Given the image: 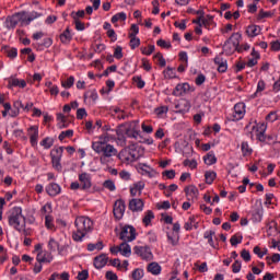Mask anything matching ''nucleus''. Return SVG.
I'll return each instance as SVG.
<instances>
[{
  "label": "nucleus",
  "mask_w": 280,
  "mask_h": 280,
  "mask_svg": "<svg viewBox=\"0 0 280 280\" xmlns=\"http://www.w3.org/2000/svg\"><path fill=\"white\" fill-rule=\"evenodd\" d=\"M110 141V136L108 133H103L98 137L97 141L92 142V150L96 154H102L100 159L101 163H104V159H110L117 156V149L108 143Z\"/></svg>",
  "instance_id": "f257e3e1"
},
{
  "label": "nucleus",
  "mask_w": 280,
  "mask_h": 280,
  "mask_svg": "<svg viewBox=\"0 0 280 280\" xmlns=\"http://www.w3.org/2000/svg\"><path fill=\"white\" fill-rule=\"evenodd\" d=\"M75 231L72 233L74 242H83L84 237L93 231V221L89 217H78L74 221Z\"/></svg>",
  "instance_id": "f03ea898"
},
{
  "label": "nucleus",
  "mask_w": 280,
  "mask_h": 280,
  "mask_svg": "<svg viewBox=\"0 0 280 280\" xmlns=\"http://www.w3.org/2000/svg\"><path fill=\"white\" fill-rule=\"evenodd\" d=\"M118 159L122 163H135V161L141 159V148L137 147V144H130L118 153Z\"/></svg>",
  "instance_id": "7ed1b4c3"
},
{
  "label": "nucleus",
  "mask_w": 280,
  "mask_h": 280,
  "mask_svg": "<svg viewBox=\"0 0 280 280\" xmlns=\"http://www.w3.org/2000/svg\"><path fill=\"white\" fill-rule=\"evenodd\" d=\"M8 220H9V226H12L15 229V231H22L23 223H21V220H23V209L21 207H13L8 212Z\"/></svg>",
  "instance_id": "20e7f679"
},
{
  "label": "nucleus",
  "mask_w": 280,
  "mask_h": 280,
  "mask_svg": "<svg viewBox=\"0 0 280 280\" xmlns=\"http://www.w3.org/2000/svg\"><path fill=\"white\" fill-rule=\"evenodd\" d=\"M242 38V35L240 33H234L231 35V37L224 43L223 45V51L231 56L234 51H243L244 48L242 46L240 47V39Z\"/></svg>",
  "instance_id": "39448f33"
},
{
  "label": "nucleus",
  "mask_w": 280,
  "mask_h": 280,
  "mask_svg": "<svg viewBox=\"0 0 280 280\" xmlns=\"http://www.w3.org/2000/svg\"><path fill=\"white\" fill-rule=\"evenodd\" d=\"M267 126L266 124L261 122V124H257V121L255 122H249L246 126V130H248L250 132V137L253 139V137H256V139L260 142L266 141V130H267Z\"/></svg>",
  "instance_id": "423d86ee"
},
{
  "label": "nucleus",
  "mask_w": 280,
  "mask_h": 280,
  "mask_svg": "<svg viewBox=\"0 0 280 280\" xmlns=\"http://www.w3.org/2000/svg\"><path fill=\"white\" fill-rule=\"evenodd\" d=\"M23 21H25V12L14 13L13 15L7 16L4 27L7 30H14V27H16L20 23L24 25Z\"/></svg>",
  "instance_id": "0eeeda50"
},
{
  "label": "nucleus",
  "mask_w": 280,
  "mask_h": 280,
  "mask_svg": "<svg viewBox=\"0 0 280 280\" xmlns=\"http://www.w3.org/2000/svg\"><path fill=\"white\" fill-rule=\"evenodd\" d=\"M119 237L122 242H135L137 240V229L132 225H121Z\"/></svg>",
  "instance_id": "6e6552de"
},
{
  "label": "nucleus",
  "mask_w": 280,
  "mask_h": 280,
  "mask_svg": "<svg viewBox=\"0 0 280 280\" xmlns=\"http://www.w3.org/2000/svg\"><path fill=\"white\" fill-rule=\"evenodd\" d=\"M62 152H65V149L62 147H58L51 150L50 156H51V164L57 172H60L62 170V164H60V161L62 160Z\"/></svg>",
  "instance_id": "1a4fd4ad"
},
{
  "label": "nucleus",
  "mask_w": 280,
  "mask_h": 280,
  "mask_svg": "<svg viewBox=\"0 0 280 280\" xmlns=\"http://www.w3.org/2000/svg\"><path fill=\"white\" fill-rule=\"evenodd\" d=\"M109 250H110L112 255L120 254L122 257H130V255H132V248L126 241H124V243H121L118 246H112L109 248Z\"/></svg>",
  "instance_id": "9d476101"
},
{
  "label": "nucleus",
  "mask_w": 280,
  "mask_h": 280,
  "mask_svg": "<svg viewBox=\"0 0 280 280\" xmlns=\"http://www.w3.org/2000/svg\"><path fill=\"white\" fill-rule=\"evenodd\" d=\"M121 128L130 139H139V137H141V133L139 132V120L132 121L128 126H122Z\"/></svg>",
  "instance_id": "9b49d317"
},
{
  "label": "nucleus",
  "mask_w": 280,
  "mask_h": 280,
  "mask_svg": "<svg viewBox=\"0 0 280 280\" xmlns=\"http://www.w3.org/2000/svg\"><path fill=\"white\" fill-rule=\"evenodd\" d=\"M113 213L116 220H121L126 213V201L121 199L116 200L114 203Z\"/></svg>",
  "instance_id": "f8f14e48"
},
{
  "label": "nucleus",
  "mask_w": 280,
  "mask_h": 280,
  "mask_svg": "<svg viewBox=\"0 0 280 280\" xmlns=\"http://www.w3.org/2000/svg\"><path fill=\"white\" fill-rule=\"evenodd\" d=\"M244 115H246V104L237 103L234 105V112L232 114V121H240V119H244Z\"/></svg>",
  "instance_id": "ddd939ff"
},
{
  "label": "nucleus",
  "mask_w": 280,
  "mask_h": 280,
  "mask_svg": "<svg viewBox=\"0 0 280 280\" xmlns=\"http://www.w3.org/2000/svg\"><path fill=\"white\" fill-rule=\"evenodd\" d=\"M191 85L189 83H179L176 85L175 90L173 91V95L180 97L183 95H187V93L191 92Z\"/></svg>",
  "instance_id": "4468645a"
},
{
  "label": "nucleus",
  "mask_w": 280,
  "mask_h": 280,
  "mask_svg": "<svg viewBox=\"0 0 280 280\" xmlns=\"http://www.w3.org/2000/svg\"><path fill=\"white\" fill-rule=\"evenodd\" d=\"M79 182L81 184V189L83 190L91 189L93 185L91 182V174L86 172L79 174Z\"/></svg>",
  "instance_id": "2eb2a0df"
},
{
  "label": "nucleus",
  "mask_w": 280,
  "mask_h": 280,
  "mask_svg": "<svg viewBox=\"0 0 280 280\" xmlns=\"http://www.w3.org/2000/svg\"><path fill=\"white\" fill-rule=\"evenodd\" d=\"M36 261L38 264H51L54 261V255L51 254V252L47 250L37 253Z\"/></svg>",
  "instance_id": "dca6fc26"
},
{
  "label": "nucleus",
  "mask_w": 280,
  "mask_h": 280,
  "mask_svg": "<svg viewBox=\"0 0 280 280\" xmlns=\"http://www.w3.org/2000/svg\"><path fill=\"white\" fill-rule=\"evenodd\" d=\"M27 135L30 137L32 148L38 145V126H31L27 129Z\"/></svg>",
  "instance_id": "f3484780"
},
{
  "label": "nucleus",
  "mask_w": 280,
  "mask_h": 280,
  "mask_svg": "<svg viewBox=\"0 0 280 280\" xmlns=\"http://www.w3.org/2000/svg\"><path fill=\"white\" fill-rule=\"evenodd\" d=\"M108 264V256L106 254H101L94 258V268L102 270L104 266Z\"/></svg>",
  "instance_id": "a211bd4d"
},
{
  "label": "nucleus",
  "mask_w": 280,
  "mask_h": 280,
  "mask_svg": "<svg viewBox=\"0 0 280 280\" xmlns=\"http://www.w3.org/2000/svg\"><path fill=\"white\" fill-rule=\"evenodd\" d=\"M214 63L218 67L219 73H225V71L229 69V66L226 63V59L222 58V56H218L214 58Z\"/></svg>",
  "instance_id": "6ab92c4d"
},
{
  "label": "nucleus",
  "mask_w": 280,
  "mask_h": 280,
  "mask_svg": "<svg viewBox=\"0 0 280 280\" xmlns=\"http://www.w3.org/2000/svg\"><path fill=\"white\" fill-rule=\"evenodd\" d=\"M40 16H43V13H38L36 11H33L28 14L24 12L23 25H30L32 21H36V19H40Z\"/></svg>",
  "instance_id": "aec40b11"
},
{
  "label": "nucleus",
  "mask_w": 280,
  "mask_h": 280,
  "mask_svg": "<svg viewBox=\"0 0 280 280\" xmlns=\"http://www.w3.org/2000/svg\"><path fill=\"white\" fill-rule=\"evenodd\" d=\"M63 45H69L73 40V34H71V28L67 27L59 36Z\"/></svg>",
  "instance_id": "412c9836"
},
{
  "label": "nucleus",
  "mask_w": 280,
  "mask_h": 280,
  "mask_svg": "<svg viewBox=\"0 0 280 280\" xmlns=\"http://www.w3.org/2000/svg\"><path fill=\"white\" fill-rule=\"evenodd\" d=\"M61 190L62 188H60V185L56 183H51L48 186H46V191L48 196H58V194H60Z\"/></svg>",
  "instance_id": "4be33fe9"
},
{
  "label": "nucleus",
  "mask_w": 280,
  "mask_h": 280,
  "mask_svg": "<svg viewBox=\"0 0 280 280\" xmlns=\"http://www.w3.org/2000/svg\"><path fill=\"white\" fill-rule=\"evenodd\" d=\"M12 86H18V89H25V86H27V82L23 79L12 78L9 80V88L12 89Z\"/></svg>",
  "instance_id": "5701e85b"
},
{
  "label": "nucleus",
  "mask_w": 280,
  "mask_h": 280,
  "mask_svg": "<svg viewBox=\"0 0 280 280\" xmlns=\"http://www.w3.org/2000/svg\"><path fill=\"white\" fill-rule=\"evenodd\" d=\"M147 270L148 272H150L151 275H154L155 277L161 275V265H159V262L156 261H153V262H150L147 267Z\"/></svg>",
  "instance_id": "b1692460"
},
{
  "label": "nucleus",
  "mask_w": 280,
  "mask_h": 280,
  "mask_svg": "<svg viewBox=\"0 0 280 280\" xmlns=\"http://www.w3.org/2000/svg\"><path fill=\"white\" fill-rule=\"evenodd\" d=\"M246 34L249 38H255V36L261 34V28L258 25H249L246 30Z\"/></svg>",
  "instance_id": "393cba45"
},
{
  "label": "nucleus",
  "mask_w": 280,
  "mask_h": 280,
  "mask_svg": "<svg viewBox=\"0 0 280 280\" xmlns=\"http://www.w3.org/2000/svg\"><path fill=\"white\" fill-rule=\"evenodd\" d=\"M185 231H191L192 229H198V221H196V217L190 215L188 221L184 224Z\"/></svg>",
  "instance_id": "a878e982"
},
{
  "label": "nucleus",
  "mask_w": 280,
  "mask_h": 280,
  "mask_svg": "<svg viewBox=\"0 0 280 280\" xmlns=\"http://www.w3.org/2000/svg\"><path fill=\"white\" fill-rule=\"evenodd\" d=\"M170 112V107L165 106V105H161L159 107H156L154 109V114L156 115V117H159L160 119H163V117L167 116V113Z\"/></svg>",
  "instance_id": "bb28decb"
},
{
  "label": "nucleus",
  "mask_w": 280,
  "mask_h": 280,
  "mask_svg": "<svg viewBox=\"0 0 280 280\" xmlns=\"http://www.w3.org/2000/svg\"><path fill=\"white\" fill-rule=\"evenodd\" d=\"M130 196H141V182L135 183L129 187Z\"/></svg>",
  "instance_id": "cd10ccee"
},
{
  "label": "nucleus",
  "mask_w": 280,
  "mask_h": 280,
  "mask_svg": "<svg viewBox=\"0 0 280 280\" xmlns=\"http://www.w3.org/2000/svg\"><path fill=\"white\" fill-rule=\"evenodd\" d=\"M203 162L206 165H215V163H218V158H215V153H213V151H210L206 156H203Z\"/></svg>",
  "instance_id": "c85d7f7f"
},
{
  "label": "nucleus",
  "mask_w": 280,
  "mask_h": 280,
  "mask_svg": "<svg viewBox=\"0 0 280 280\" xmlns=\"http://www.w3.org/2000/svg\"><path fill=\"white\" fill-rule=\"evenodd\" d=\"M202 25L206 30H211V27H215V22L213 21V15H206L202 18Z\"/></svg>",
  "instance_id": "c756f323"
},
{
  "label": "nucleus",
  "mask_w": 280,
  "mask_h": 280,
  "mask_svg": "<svg viewBox=\"0 0 280 280\" xmlns=\"http://www.w3.org/2000/svg\"><path fill=\"white\" fill-rule=\"evenodd\" d=\"M241 152L243 156H250L253 154V148H250L247 141H243L241 143Z\"/></svg>",
  "instance_id": "7c9ffc66"
},
{
  "label": "nucleus",
  "mask_w": 280,
  "mask_h": 280,
  "mask_svg": "<svg viewBox=\"0 0 280 280\" xmlns=\"http://www.w3.org/2000/svg\"><path fill=\"white\" fill-rule=\"evenodd\" d=\"M176 108H179V113H189V108H191V105L189 104V101L182 100L176 105Z\"/></svg>",
  "instance_id": "2f4dec72"
},
{
  "label": "nucleus",
  "mask_w": 280,
  "mask_h": 280,
  "mask_svg": "<svg viewBox=\"0 0 280 280\" xmlns=\"http://www.w3.org/2000/svg\"><path fill=\"white\" fill-rule=\"evenodd\" d=\"M130 211H141V199L133 198L129 201Z\"/></svg>",
  "instance_id": "473e14b6"
},
{
  "label": "nucleus",
  "mask_w": 280,
  "mask_h": 280,
  "mask_svg": "<svg viewBox=\"0 0 280 280\" xmlns=\"http://www.w3.org/2000/svg\"><path fill=\"white\" fill-rule=\"evenodd\" d=\"M45 226L48 231H56V224L54 223V215H45Z\"/></svg>",
  "instance_id": "72a5a7b5"
},
{
  "label": "nucleus",
  "mask_w": 280,
  "mask_h": 280,
  "mask_svg": "<svg viewBox=\"0 0 280 280\" xmlns=\"http://www.w3.org/2000/svg\"><path fill=\"white\" fill-rule=\"evenodd\" d=\"M144 168H142V176H149V178H154L156 176V171L154 168L142 164Z\"/></svg>",
  "instance_id": "f704fd0d"
},
{
  "label": "nucleus",
  "mask_w": 280,
  "mask_h": 280,
  "mask_svg": "<svg viewBox=\"0 0 280 280\" xmlns=\"http://www.w3.org/2000/svg\"><path fill=\"white\" fill-rule=\"evenodd\" d=\"M75 84V77L70 75L68 79L61 81L62 89H71Z\"/></svg>",
  "instance_id": "c9c22d12"
},
{
  "label": "nucleus",
  "mask_w": 280,
  "mask_h": 280,
  "mask_svg": "<svg viewBox=\"0 0 280 280\" xmlns=\"http://www.w3.org/2000/svg\"><path fill=\"white\" fill-rule=\"evenodd\" d=\"M214 236H215L214 231H207L203 234L205 240H208V244H210V246H212V248H215V243L213 242Z\"/></svg>",
  "instance_id": "e433bc0d"
},
{
  "label": "nucleus",
  "mask_w": 280,
  "mask_h": 280,
  "mask_svg": "<svg viewBox=\"0 0 280 280\" xmlns=\"http://www.w3.org/2000/svg\"><path fill=\"white\" fill-rule=\"evenodd\" d=\"M185 191L188 198H198V188H196L195 186L186 187Z\"/></svg>",
  "instance_id": "4c0bfd02"
},
{
  "label": "nucleus",
  "mask_w": 280,
  "mask_h": 280,
  "mask_svg": "<svg viewBox=\"0 0 280 280\" xmlns=\"http://www.w3.org/2000/svg\"><path fill=\"white\" fill-rule=\"evenodd\" d=\"M142 259H144V261H152V259H154V255L152 254V250H150V248L144 247L142 249Z\"/></svg>",
  "instance_id": "58836bf2"
},
{
  "label": "nucleus",
  "mask_w": 280,
  "mask_h": 280,
  "mask_svg": "<svg viewBox=\"0 0 280 280\" xmlns=\"http://www.w3.org/2000/svg\"><path fill=\"white\" fill-rule=\"evenodd\" d=\"M13 136L19 139V141H24L27 142V136H25V132L23 131V129H15L13 131Z\"/></svg>",
  "instance_id": "ea45409f"
},
{
  "label": "nucleus",
  "mask_w": 280,
  "mask_h": 280,
  "mask_svg": "<svg viewBox=\"0 0 280 280\" xmlns=\"http://www.w3.org/2000/svg\"><path fill=\"white\" fill-rule=\"evenodd\" d=\"M217 176H218V175H217L215 172H213V171H208V172H206L205 178H206L207 185H212V184H213V180H215V177H217Z\"/></svg>",
  "instance_id": "a19ab883"
},
{
  "label": "nucleus",
  "mask_w": 280,
  "mask_h": 280,
  "mask_svg": "<svg viewBox=\"0 0 280 280\" xmlns=\"http://www.w3.org/2000/svg\"><path fill=\"white\" fill-rule=\"evenodd\" d=\"M100 96L97 95V91L95 90H90L88 92L84 93V100H92V102H97V98Z\"/></svg>",
  "instance_id": "79ce46f5"
},
{
  "label": "nucleus",
  "mask_w": 280,
  "mask_h": 280,
  "mask_svg": "<svg viewBox=\"0 0 280 280\" xmlns=\"http://www.w3.org/2000/svg\"><path fill=\"white\" fill-rule=\"evenodd\" d=\"M39 144L44 150H49L54 145V138L47 137Z\"/></svg>",
  "instance_id": "37998d69"
},
{
  "label": "nucleus",
  "mask_w": 280,
  "mask_h": 280,
  "mask_svg": "<svg viewBox=\"0 0 280 280\" xmlns=\"http://www.w3.org/2000/svg\"><path fill=\"white\" fill-rule=\"evenodd\" d=\"M104 248V243L103 242H97L95 244L91 243L88 245V250L90 253H93V250H102Z\"/></svg>",
  "instance_id": "c03bdc74"
},
{
  "label": "nucleus",
  "mask_w": 280,
  "mask_h": 280,
  "mask_svg": "<svg viewBox=\"0 0 280 280\" xmlns=\"http://www.w3.org/2000/svg\"><path fill=\"white\" fill-rule=\"evenodd\" d=\"M58 255H61V257H65L69 255V243H65L63 245H59L58 247Z\"/></svg>",
  "instance_id": "a18cd8bd"
},
{
  "label": "nucleus",
  "mask_w": 280,
  "mask_h": 280,
  "mask_svg": "<svg viewBox=\"0 0 280 280\" xmlns=\"http://www.w3.org/2000/svg\"><path fill=\"white\" fill-rule=\"evenodd\" d=\"M73 137V129H68L66 131H61L58 139L59 141H65V139H71Z\"/></svg>",
  "instance_id": "49530a36"
},
{
  "label": "nucleus",
  "mask_w": 280,
  "mask_h": 280,
  "mask_svg": "<svg viewBox=\"0 0 280 280\" xmlns=\"http://www.w3.org/2000/svg\"><path fill=\"white\" fill-rule=\"evenodd\" d=\"M126 19H128L126 12H119L112 16V23H118V21H126Z\"/></svg>",
  "instance_id": "de8ad7c7"
},
{
  "label": "nucleus",
  "mask_w": 280,
  "mask_h": 280,
  "mask_svg": "<svg viewBox=\"0 0 280 280\" xmlns=\"http://www.w3.org/2000/svg\"><path fill=\"white\" fill-rule=\"evenodd\" d=\"M59 247H60V243H58V241L54 240V237H50L49 242H48L49 250L55 253V250H58Z\"/></svg>",
  "instance_id": "09e8293b"
},
{
  "label": "nucleus",
  "mask_w": 280,
  "mask_h": 280,
  "mask_svg": "<svg viewBox=\"0 0 280 280\" xmlns=\"http://www.w3.org/2000/svg\"><path fill=\"white\" fill-rule=\"evenodd\" d=\"M154 220V212L152 211H147L144 218L142 219L143 224L147 226H150V223Z\"/></svg>",
  "instance_id": "8fccbe9b"
},
{
  "label": "nucleus",
  "mask_w": 280,
  "mask_h": 280,
  "mask_svg": "<svg viewBox=\"0 0 280 280\" xmlns=\"http://www.w3.org/2000/svg\"><path fill=\"white\" fill-rule=\"evenodd\" d=\"M252 55L254 58L247 61V67H255V65H257V60H259V52L255 51V49H253Z\"/></svg>",
  "instance_id": "3c124183"
},
{
  "label": "nucleus",
  "mask_w": 280,
  "mask_h": 280,
  "mask_svg": "<svg viewBox=\"0 0 280 280\" xmlns=\"http://www.w3.org/2000/svg\"><path fill=\"white\" fill-rule=\"evenodd\" d=\"M242 240H244V237L240 234H235L231 237L230 240V244L232 246H237V244H242Z\"/></svg>",
  "instance_id": "603ef678"
},
{
  "label": "nucleus",
  "mask_w": 280,
  "mask_h": 280,
  "mask_svg": "<svg viewBox=\"0 0 280 280\" xmlns=\"http://www.w3.org/2000/svg\"><path fill=\"white\" fill-rule=\"evenodd\" d=\"M52 211H54V209L51 208L50 202L45 203L42 208V213L44 215H51Z\"/></svg>",
  "instance_id": "864d4df0"
},
{
  "label": "nucleus",
  "mask_w": 280,
  "mask_h": 280,
  "mask_svg": "<svg viewBox=\"0 0 280 280\" xmlns=\"http://www.w3.org/2000/svg\"><path fill=\"white\" fill-rule=\"evenodd\" d=\"M164 78H167L168 80H172V78H176V72L174 71V68H166L164 71Z\"/></svg>",
  "instance_id": "5fc2aeb1"
},
{
  "label": "nucleus",
  "mask_w": 280,
  "mask_h": 280,
  "mask_svg": "<svg viewBox=\"0 0 280 280\" xmlns=\"http://www.w3.org/2000/svg\"><path fill=\"white\" fill-rule=\"evenodd\" d=\"M154 60H155V62H158V65L160 67H165V65H166L165 58H163V54H161V52H158L154 56Z\"/></svg>",
  "instance_id": "6e6d98bb"
},
{
  "label": "nucleus",
  "mask_w": 280,
  "mask_h": 280,
  "mask_svg": "<svg viewBox=\"0 0 280 280\" xmlns=\"http://www.w3.org/2000/svg\"><path fill=\"white\" fill-rule=\"evenodd\" d=\"M114 113L117 115L118 119H128V114L119 107H116Z\"/></svg>",
  "instance_id": "4d7b16f0"
},
{
  "label": "nucleus",
  "mask_w": 280,
  "mask_h": 280,
  "mask_svg": "<svg viewBox=\"0 0 280 280\" xmlns=\"http://www.w3.org/2000/svg\"><path fill=\"white\" fill-rule=\"evenodd\" d=\"M114 58H116V60H121L124 58V49L121 48V46H117L115 48Z\"/></svg>",
  "instance_id": "13d9d810"
},
{
  "label": "nucleus",
  "mask_w": 280,
  "mask_h": 280,
  "mask_svg": "<svg viewBox=\"0 0 280 280\" xmlns=\"http://www.w3.org/2000/svg\"><path fill=\"white\" fill-rule=\"evenodd\" d=\"M57 121H59L58 128H67V125L65 124L67 118L62 114H57Z\"/></svg>",
  "instance_id": "bf43d9fd"
},
{
  "label": "nucleus",
  "mask_w": 280,
  "mask_h": 280,
  "mask_svg": "<svg viewBox=\"0 0 280 280\" xmlns=\"http://www.w3.org/2000/svg\"><path fill=\"white\" fill-rule=\"evenodd\" d=\"M139 34V24H131L129 30V38H132Z\"/></svg>",
  "instance_id": "052dcab7"
},
{
  "label": "nucleus",
  "mask_w": 280,
  "mask_h": 280,
  "mask_svg": "<svg viewBox=\"0 0 280 280\" xmlns=\"http://www.w3.org/2000/svg\"><path fill=\"white\" fill-rule=\"evenodd\" d=\"M103 187H105V189H108L109 191H115L116 189L115 182L110 179L105 180Z\"/></svg>",
  "instance_id": "680f3d73"
},
{
  "label": "nucleus",
  "mask_w": 280,
  "mask_h": 280,
  "mask_svg": "<svg viewBox=\"0 0 280 280\" xmlns=\"http://www.w3.org/2000/svg\"><path fill=\"white\" fill-rule=\"evenodd\" d=\"M130 47L131 49H137V47H139V45H141V39H139V37L135 36V37H130Z\"/></svg>",
  "instance_id": "e2e57ef3"
},
{
  "label": "nucleus",
  "mask_w": 280,
  "mask_h": 280,
  "mask_svg": "<svg viewBox=\"0 0 280 280\" xmlns=\"http://www.w3.org/2000/svg\"><path fill=\"white\" fill-rule=\"evenodd\" d=\"M184 165L185 167H190V170H196V167H198V162L196 160H185Z\"/></svg>",
  "instance_id": "0e129e2a"
},
{
  "label": "nucleus",
  "mask_w": 280,
  "mask_h": 280,
  "mask_svg": "<svg viewBox=\"0 0 280 280\" xmlns=\"http://www.w3.org/2000/svg\"><path fill=\"white\" fill-rule=\"evenodd\" d=\"M277 119H279V115H277V112H270L267 116H266V121L269 122H273L277 121Z\"/></svg>",
  "instance_id": "69168bd1"
},
{
  "label": "nucleus",
  "mask_w": 280,
  "mask_h": 280,
  "mask_svg": "<svg viewBox=\"0 0 280 280\" xmlns=\"http://www.w3.org/2000/svg\"><path fill=\"white\" fill-rule=\"evenodd\" d=\"M71 16L73 21H80V19H84V10H80L78 12H72Z\"/></svg>",
  "instance_id": "338daca9"
},
{
  "label": "nucleus",
  "mask_w": 280,
  "mask_h": 280,
  "mask_svg": "<svg viewBox=\"0 0 280 280\" xmlns=\"http://www.w3.org/2000/svg\"><path fill=\"white\" fill-rule=\"evenodd\" d=\"M132 280H141V269L137 268L131 272Z\"/></svg>",
  "instance_id": "774afa93"
}]
</instances>
